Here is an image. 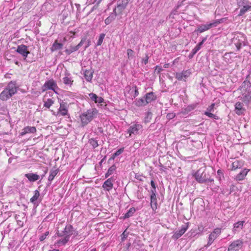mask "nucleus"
<instances>
[{
    "label": "nucleus",
    "instance_id": "obj_13",
    "mask_svg": "<svg viewBox=\"0 0 251 251\" xmlns=\"http://www.w3.org/2000/svg\"><path fill=\"white\" fill-rule=\"evenodd\" d=\"M235 112L239 116L244 115L246 112V109L244 107L243 103L238 101L235 104Z\"/></svg>",
    "mask_w": 251,
    "mask_h": 251
},
{
    "label": "nucleus",
    "instance_id": "obj_30",
    "mask_svg": "<svg viewBox=\"0 0 251 251\" xmlns=\"http://www.w3.org/2000/svg\"><path fill=\"white\" fill-rule=\"evenodd\" d=\"M39 196H40L39 191L37 190L34 191V195L30 200V202L35 204V201H36L38 200Z\"/></svg>",
    "mask_w": 251,
    "mask_h": 251
},
{
    "label": "nucleus",
    "instance_id": "obj_18",
    "mask_svg": "<svg viewBox=\"0 0 251 251\" xmlns=\"http://www.w3.org/2000/svg\"><path fill=\"white\" fill-rule=\"evenodd\" d=\"M133 104L137 107H142L147 105L148 103L146 102L144 97L138 99H136L133 102Z\"/></svg>",
    "mask_w": 251,
    "mask_h": 251
},
{
    "label": "nucleus",
    "instance_id": "obj_43",
    "mask_svg": "<svg viewBox=\"0 0 251 251\" xmlns=\"http://www.w3.org/2000/svg\"><path fill=\"white\" fill-rule=\"evenodd\" d=\"M103 188L106 191L110 190V178L107 179L103 183Z\"/></svg>",
    "mask_w": 251,
    "mask_h": 251
},
{
    "label": "nucleus",
    "instance_id": "obj_45",
    "mask_svg": "<svg viewBox=\"0 0 251 251\" xmlns=\"http://www.w3.org/2000/svg\"><path fill=\"white\" fill-rule=\"evenodd\" d=\"M53 103V100L50 99H48L47 101H45L44 104V106L49 108L50 106Z\"/></svg>",
    "mask_w": 251,
    "mask_h": 251
},
{
    "label": "nucleus",
    "instance_id": "obj_41",
    "mask_svg": "<svg viewBox=\"0 0 251 251\" xmlns=\"http://www.w3.org/2000/svg\"><path fill=\"white\" fill-rule=\"evenodd\" d=\"M176 77L178 80H182L186 81V78H184L183 76V73L182 72L180 73H176L175 74Z\"/></svg>",
    "mask_w": 251,
    "mask_h": 251
},
{
    "label": "nucleus",
    "instance_id": "obj_51",
    "mask_svg": "<svg viewBox=\"0 0 251 251\" xmlns=\"http://www.w3.org/2000/svg\"><path fill=\"white\" fill-rule=\"evenodd\" d=\"M212 233L218 237L221 233V229L220 228H216L214 229Z\"/></svg>",
    "mask_w": 251,
    "mask_h": 251
},
{
    "label": "nucleus",
    "instance_id": "obj_25",
    "mask_svg": "<svg viewBox=\"0 0 251 251\" xmlns=\"http://www.w3.org/2000/svg\"><path fill=\"white\" fill-rule=\"evenodd\" d=\"M59 110L61 114L63 116H65L67 114L68 110L65 103L63 102L60 103Z\"/></svg>",
    "mask_w": 251,
    "mask_h": 251
},
{
    "label": "nucleus",
    "instance_id": "obj_55",
    "mask_svg": "<svg viewBox=\"0 0 251 251\" xmlns=\"http://www.w3.org/2000/svg\"><path fill=\"white\" fill-rule=\"evenodd\" d=\"M175 116H176V115L175 113H170L167 115L166 117L168 120H171V119H173Z\"/></svg>",
    "mask_w": 251,
    "mask_h": 251
},
{
    "label": "nucleus",
    "instance_id": "obj_38",
    "mask_svg": "<svg viewBox=\"0 0 251 251\" xmlns=\"http://www.w3.org/2000/svg\"><path fill=\"white\" fill-rule=\"evenodd\" d=\"M89 143L93 147V148H95L98 146V141L94 138H91L89 140Z\"/></svg>",
    "mask_w": 251,
    "mask_h": 251
},
{
    "label": "nucleus",
    "instance_id": "obj_22",
    "mask_svg": "<svg viewBox=\"0 0 251 251\" xmlns=\"http://www.w3.org/2000/svg\"><path fill=\"white\" fill-rule=\"evenodd\" d=\"M63 46V44L58 43L57 40H55L50 48V50L52 52L60 50Z\"/></svg>",
    "mask_w": 251,
    "mask_h": 251
},
{
    "label": "nucleus",
    "instance_id": "obj_56",
    "mask_svg": "<svg viewBox=\"0 0 251 251\" xmlns=\"http://www.w3.org/2000/svg\"><path fill=\"white\" fill-rule=\"evenodd\" d=\"M162 71H163V69L161 67L159 66H155V72H156L157 74H160Z\"/></svg>",
    "mask_w": 251,
    "mask_h": 251
},
{
    "label": "nucleus",
    "instance_id": "obj_53",
    "mask_svg": "<svg viewBox=\"0 0 251 251\" xmlns=\"http://www.w3.org/2000/svg\"><path fill=\"white\" fill-rule=\"evenodd\" d=\"M84 44H85V50L91 45V40L90 39H87V37H86V41Z\"/></svg>",
    "mask_w": 251,
    "mask_h": 251
},
{
    "label": "nucleus",
    "instance_id": "obj_52",
    "mask_svg": "<svg viewBox=\"0 0 251 251\" xmlns=\"http://www.w3.org/2000/svg\"><path fill=\"white\" fill-rule=\"evenodd\" d=\"M188 227V225H183L181 226L180 230L184 233L187 230Z\"/></svg>",
    "mask_w": 251,
    "mask_h": 251
},
{
    "label": "nucleus",
    "instance_id": "obj_64",
    "mask_svg": "<svg viewBox=\"0 0 251 251\" xmlns=\"http://www.w3.org/2000/svg\"><path fill=\"white\" fill-rule=\"evenodd\" d=\"M105 23L106 25H109L110 24V19H109V17H107L105 20Z\"/></svg>",
    "mask_w": 251,
    "mask_h": 251
},
{
    "label": "nucleus",
    "instance_id": "obj_63",
    "mask_svg": "<svg viewBox=\"0 0 251 251\" xmlns=\"http://www.w3.org/2000/svg\"><path fill=\"white\" fill-rule=\"evenodd\" d=\"M151 186L152 188H156L155 184L153 180H151Z\"/></svg>",
    "mask_w": 251,
    "mask_h": 251
},
{
    "label": "nucleus",
    "instance_id": "obj_47",
    "mask_svg": "<svg viewBox=\"0 0 251 251\" xmlns=\"http://www.w3.org/2000/svg\"><path fill=\"white\" fill-rule=\"evenodd\" d=\"M182 73H183L184 78L187 79L191 75L192 72L190 70H183Z\"/></svg>",
    "mask_w": 251,
    "mask_h": 251
},
{
    "label": "nucleus",
    "instance_id": "obj_4",
    "mask_svg": "<svg viewBox=\"0 0 251 251\" xmlns=\"http://www.w3.org/2000/svg\"><path fill=\"white\" fill-rule=\"evenodd\" d=\"M194 176L197 182L200 183H214V179L211 178L208 173L201 169L198 170L194 175Z\"/></svg>",
    "mask_w": 251,
    "mask_h": 251
},
{
    "label": "nucleus",
    "instance_id": "obj_28",
    "mask_svg": "<svg viewBox=\"0 0 251 251\" xmlns=\"http://www.w3.org/2000/svg\"><path fill=\"white\" fill-rule=\"evenodd\" d=\"M84 77L87 81H90L93 77V72L90 70H86L84 72Z\"/></svg>",
    "mask_w": 251,
    "mask_h": 251
},
{
    "label": "nucleus",
    "instance_id": "obj_2",
    "mask_svg": "<svg viewBox=\"0 0 251 251\" xmlns=\"http://www.w3.org/2000/svg\"><path fill=\"white\" fill-rule=\"evenodd\" d=\"M241 90V100L248 105L251 102V83L247 80L243 82L239 87Z\"/></svg>",
    "mask_w": 251,
    "mask_h": 251
},
{
    "label": "nucleus",
    "instance_id": "obj_15",
    "mask_svg": "<svg viewBox=\"0 0 251 251\" xmlns=\"http://www.w3.org/2000/svg\"><path fill=\"white\" fill-rule=\"evenodd\" d=\"M144 98L146 102H147L148 104L153 101H155L157 99L156 95L153 92L147 93L144 96Z\"/></svg>",
    "mask_w": 251,
    "mask_h": 251
},
{
    "label": "nucleus",
    "instance_id": "obj_9",
    "mask_svg": "<svg viewBox=\"0 0 251 251\" xmlns=\"http://www.w3.org/2000/svg\"><path fill=\"white\" fill-rule=\"evenodd\" d=\"M43 90H52L56 93L55 89H58V87L56 82L53 79H51L48 81H46L43 86Z\"/></svg>",
    "mask_w": 251,
    "mask_h": 251
},
{
    "label": "nucleus",
    "instance_id": "obj_29",
    "mask_svg": "<svg viewBox=\"0 0 251 251\" xmlns=\"http://www.w3.org/2000/svg\"><path fill=\"white\" fill-rule=\"evenodd\" d=\"M58 173V170H51L48 178V181L51 182Z\"/></svg>",
    "mask_w": 251,
    "mask_h": 251
},
{
    "label": "nucleus",
    "instance_id": "obj_50",
    "mask_svg": "<svg viewBox=\"0 0 251 251\" xmlns=\"http://www.w3.org/2000/svg\"><path fill=\"white\" fill-rule=\"evenodd\" d=\"M86 41V36L82 38L79 42V43L75 46L76 48L78 50L85 42Z\"/></svg>",
    "mask_w": 251,
    "mask_h": 251
},
{
    "label": "nucleus",
    "instance_id": "obj_12",
    "mask_svg": "<svg viewBox=\"0 0 251 251\" xmlns=\"http://www.w3.org/2000/svg\"><path fill=\"white\" fill-rule=\"evenodd\" d=\"M243 246V242L237 240L233 242L228 247V251H238Z\"/></svg>",
    "mask_w": 251,
    "mask_h": 251
},
{
    "label": "nucleus",
    "instance_id": "obj_6",
    "mask_svg": "<svg viewBox=\"0 0 251 251\" xmlns=\"http://www.w3.org/2000/svg\"><path fill=\"white\" fill-rule=\"evenodd\" d=\"M232 43L235 45L238 50L246 45V37L242 33H237L232 39Z\"/></svg>",
    "mask_w": 251,
    "mask_h": 251
},
{
    "label": "nucleus",
    "instance_id": "obj_20",
    "mask_svg": "<svg viewBox=\"0 0 251 251\" xmlns=\"http://www.w3.org/2000/svg\"><path fill=\"white\" fill-rule=\"evenodd\" d=\"M36 131V129L34 126H26L23 130L21 132V135H24L27 133H34Z\"/></svg>",
    "mask_w": 251,
    "mask_h": 251
},
{
    "label": "nucleus",
    "instance_id": "obj_24",
    "mask_svg": "<svg viewBox=\"0 0 251 251\" xmlns=\"http://www.w3.org/2000/svg\"><path fill=\"white\" fill-rule=\"evenodd\" d=\"M68 75V73L65 74V76L63 78V82L65 85L71 86L73 84V80H72L71 77H69Z\"/></svg>",
    "mask_w": 251,
    "mask_h": 251
},
{
    "label": "nucleus",
    "instance_id": "obj_54",
    "mask_svg": "<svg viewBox=\"0 0 251 251\" xmlns=\"http://www.w3.org/2000/svg\"><path fill=\"white\" fill-rule=\"evenodd\" d=\"M237 187L235 186V185L232 184L230 186L229 189V194H231L232 192H235L236 190Z\"/></svg>",
    "mask_w": 251,
    "mask_h": 251
},
{
    "label": "nucleus",
    "instance_id": "obj_19",
    "mask_svg": "<svg viewBox=\"0 0 251 251\" xmlns=\"http://www.w3.org/2000/svg\"><path fill=\"white\" fill-rule=\"evenodd\" d=\"M244 164L243 161L236 160L232 163L231 170H235L237 169L241 168L244 166Z\"/></svg>",
    "mask_w": 251,
    "mask_h": 251
},
{
    "label": "nucleus",
    "instance_id": "obj_11",
    "mask_svg": "<svg viewBox=\"0 0 251 251\" xmlns=\"http://www.w3.org/2000/svg\"><path fill=\"white\" fill-rule=\"evenodd\" d=\"M89 96L90 99L96 103H101V106H102L104 109H108L107 107V105L105 104V102H104V100L101 97H99L96 94L93 93H90Z\"/></svg>",
    "mask_w": 251,
    "mask_h": 251
},
{
    "label": "nucleus",
    "instance_id": "obj_16",
    "mask_svg": "<svg viewBox=\"0 0 251 251\" xmlns=\"http://www.w3.org/2000/svg\"><path fill=\"white\" fill-rule=\"evenodd\" d=\"M250 171V169H244L242 170L238 174L235 176V179L237 181H242L244 180L247 176L248 172Z\"/></svg>",
    "mask_w": 251,
    "mask_h": 251
},
{
    "label": "nucleus",
    "instance_id": "obj_39",
    "mask_svg": "<svg viewBox=\"0 0 251 251\" xmlns=\"http://www.w3.org/2000/svg\"><path fill=\"white\" fill-rule=\"evenodd\" d=\"M77 50L75 46H71L70 48L68 49H66L65 52L68 55L70 54L71 53Z\"/></svg>",
    "mask_w": 251,
    "mask_h": 251
},
{
    "label": "nucleus",
    "instance_id": "obj_60",
    "mask_svg": "<svg viewBox=\"0 0 251 251\" xmlns=\"http://www.w3.org/2000/svg\"><path fill=\"white\" fill-rule=\"evenodd\" d=\"M150 193H151V195L156 194V188H152L151 190Z\"/></svg>",
    "mask_w": 251,
    "mask_h": 251
},
{
    "label": "nucleus",
    "instance_id": "obj_61",
    "mask_svg": "<svg viewBox=\"0 0 251 251\" xmlns=\"http://www.w3.org/2000/svg\"><path fill=\"white\" fill-rule=\"evenodd\" d=\"M214 105H215L214 103H212L210 106H209L208 107L207 110H208L209 111H211L213 109Z\"/></svg>",
    "mask_w": 251,
    "mask_h": 251
},
{
    "label": "nucleus",
    "instance_id": "obj_49",
    "mask_svg": "<svg viewBox=\"0 0 251 251\" xmlns=\"http://www.w3.org/2000/svg\"><path fill=\"white\" fill-rule=\"evenodd\" d=\"M49 235V231H46L44 233L42 234L39 237V240L40 241H43Z\"/></svg>",
    "mask_w": 251,
    "mask_h": 251
},
{
    "label": "nucleus",
    "instance_id": "obj_7",
    "mask_svg": "<svg viewBox=\"0 0 251 251\" xmlns=\"http://www.w3.org/2000/svg\"><path fill=\"white\" fill-rule=\"evenodd\" d=\"M129 1V0H119L117 1V7L114 9L113 13H111V18L113 17V15L115 17L121 14L126 8Z\"/></svg>",
    "mask_w": 251,
    "mask_h": 251
},
{
    "label": "nucleus",
    "instance_id": "obj_40",
    "mask_svg": "<svg viewBox=\"0 0 251 251\" xmlns=\"http://www.w3.org/2000/svg\"><path fill=\"white\" fill-rule=\"evenodd\" d=\"M127 54L128 58L129 60H131V59H133L135 57L133 50L130 49H127Z\"/></svg>",
    "mask_w": 251,
    "mask_h": 251
},
{
    "label": "nucleus",
    "instance_id": "obj_27",
    "mask_svg": "<svg viewBox=\"0 0 251 251\" xmlns=\"http://www.w3.org/2000/svg\"><path fill=\"white\" fill-rule=\"evenodd\" d=\"M136 209L134 207L130 208L128 211L123 216V219H126L132 216H133V214L135 212Z\"/></svg>",
    "mask_w": 251,
    "mask_h": 251
},
{
    "label": "nucleus",
    "instance_id": "obj_3",
    "mask_svg": "<svg viewBox=\"0 0 251 251\" xmlns=\"http://www.w3.org/2000/svg\"><path fill=\"white\" fill-rule=\"evenodd\" d=\"M16 85L15 82L11 81L9 82L7 86L0 94V99L5 101L15 94L17 92V87Z\"/></svg>",
    "mask_w": 251,
    "mask_h": 251
},
{
    "label": "nucleus",
    "instance_id": "obj_37",
    "mask_svg": "<svg viewBox=\"0 0 251 251\" xmlns=\"http://www.w3.org/2000/svg\"><path fill=\"white\" fill-rule=\"evenodd\" d=\"M152 114L150 111H148L146 113V116L144 118V122L145 123H149L152 118Z\"/></svg>",
    "mask_w": 251,
    "mask_h": 251
},
{
    "label": "nucleus",
    "instance_id": "obj_58",
    "mask_svg": "<svg viewBox=\"0 0 251 251\" xmlns=\"http://www.w3.org/2000/svg\"><path fill=\"white\" fill-rule=\"evenodd\" d=\"M149 56L147 54L145 58L143 59V62L145 64H147L148 63Z\"/></svg>",
    "mask_w": 251,
    "mask_h": 251
},
{
    "label": "nucleus",
    "instance_id": "obj_26",
    "mask_svg": "<svg viewBox=\"0 0 251 251\" xmlns=\"http://www.w3.org/2000/svg\"><path fill=\"white\" fill-rule=\"evenodd\" d=\"M218 237L216 236V235L213 234L212 232H211L209 235V237H208V242H207V244L206 246H205V247H208L209 246H210L212 244V243L213 242V241L217 238Z\"/></svg>",
    "mask_w": 251,
    "mask_h": 251
},
{
    "label": "nucleus",
    "instance_id": "obj_17",
    "mask_svg": "<svg viewBox=\"0 0 251 251\" xmlns=\"http://www.w3.org/2000/svg\"><path fill=\"white\" fill-rule=\"evenodd\" d=\"M151 200V206L153 211H155L157 209V200L156 198V194H153L150 195Z\"/></svg>",
    "mask_w": 251,
    "mask_h": 251
},
{
    "label": "nucleus",
    "instance_id": "obj_57",
    "mask_svg": "<svg viewBox=\"0 0 251 251\" xmlns=\"http://www.w3.org/2000/svg\"><path fill=\"white\" fill-rule=\"evenodd\" d=\"M181 6V4H178L177 6L175 7V8L173 10V11L171 13V14H176L177 12V9L180 7Z\"/></svg>",
    "mask_w": 251,
    "mask_h": 251
},
{
    "label": "nucleus",
    "instance_id": "obj_32",
    "mask_svg": "<svg viewBox=\"0 0 251 251\" xmlns=\"http://www.w3.org/2000/svg\"><path fill=\"white\" fill-rule=\"evenodd\" d=\"M124 148H121L120 149H119L117 151H116L114 153H113L111 156V159H114L116 157L120 155L121 153H122L124 152Z\"/></svg>",
    "mask_w": 251,
    "mask_h": 251
},
{
    "label": "nucleus",
    "instance_id": "obj_23",
    "mask_svg": "<svg viewBox=\"0 0 251 251\" xmlns=\"http://www.w3.org/2000/svg\"><path fill=\"white\" fill-rule=\"evenodd\" d=\"M240 7H241V8L240 9V12L238 14V16H242L248 11L251 10V4L241 6Z\"/></svg>",
    "mask_w": 251,
    "mask_h": 251
},
{
    "label": "nucleus",
    "instance_id": "obj_36",
    "mask_svg": "<svg viewBox=\"0 0 251 251\" xmlns=\"http://www.w3.org/2000/svg\"><path fill=\"white\" fill-rule=\"evenodd\" d=\"M198 105V103H192V104L188 105L185 109V112H186L187 113L190 112L191 111L195 109L197 107Z\"/></svg>",
    "mask_w": 251,
    "mask_h": 251
},
{
    "label": "nucleus",
    "instance_id": "obj_10",
    "mask_svg": "<svg viewBox=\"0 0 251 251\" xmlns=\"http://www.w3.org/2000/svg\"><path fill=\"white\" fill-rule=\"evenodd\" d=\"M16 51L20 54L23 57L25 60H26L28 54L30 53L28 50V47L25 45L18 46Z\"/></svg>",
    "mask_w": 251,
    "mask_h": 251
},
{
    "label": "nucleus",
    "instance_id": "obj_42",
    "mask_svg": "<svg viewBox=\"0 0 251 251\" xmlns=\"http://www.w3.org/2000/svg\"><path fill=\"white\" fill-rule=\"evenodd\" d=\"M105 36V34L104 33H101L100 35L99 40L97 43L96 46H100L101 45Z\"/></svg>",
    "mask_w": 251,
    "mask_h": 251
},
{
    "label": "nucleus",
    "instance_id": "obj_31",
    "mask_svg": "<svg viewBox=\"0 0 251 251\" xmlns=\"http://www.w3.org/2000/svg\"><path fill=\"white\" fill-rule=\"evenodd\" d=\"M237 3L238 7L251 4L249 0H237Z\"/></svg>",
    "mask_w": 251,
    "mask_h": 251
},
{
    "label": "nucleus",
    "instance_id": "obj_48",
    "mask_svg": "<svg viewBox=\"0 0 251 251\" xmlns=\"http://www.w3.org/2000/svg\"><path fill=\"white\" fill-rule=\"evenodd\" d=\"M204 115H205L206 116H208L209 118H211L216 120L218 119V117L217 115L213 114L208 111H205L204 112Z\"/></svg>",
    "mask_w": 251,
    "mask_h": 251
},
{
    "label": "nucleus",
    "instance_id": "obj_1",
    "mask_svg": "<svg viewBox=\"0 0 251 251\" xmlns=\"http://www.w3.org/2000/svg\"><path fill=\"white\" fill-rule=\"evenodd\" d=\"M75 230L73 226L67 225L63 230H58L56 233L57 237H60L56 244L59 246L65 245L70 239L71 235L75 234Z\"/></svg>",
    "mask_w": 251,
    "mask_h": 251
},
{
    "label": "nucleus",
    "instance_id": "obj_34",
    "mask_svg": "<svg viewBox=\"0 0 251 251\" xmlns=\"http://www.w3.org/2000/svg\"><path fill=\"white\" fill-rule=\"evenodd\" d=\"M130 90H132V96L134 98H135L136 97H137L139 95V91H138V88L136 85H133L132 86V88Z\"/></svg>",
    "mask_w": 251,
    "mask_h": 251
},
{
    "label": "nucleus",
    "instance_id": "obj_44",
    "mask_svg": "<svg viewBox=\"0 0 251 251\" xmlns=\"http://www.w3.org/2000/svg\"><path fill=\"white\" fill-rule=\"evenodd\" d=\"M226 20V18H221L220 19L217 20L211 23L212 25L214 24V25H213V27H216L217 26V25L218 24L224 22Z\"/></svg>",
    "mask_w": 251,
    "mask_h": 251
},
{
    "label": "nucleus",
    "instance_id": "obj_21",
    "mask_svg": "<svg viewBox=\"0 0 251 251\" xmlns=\"http://www.w3.org/2000/svg\"><path fill=\"white\" fill-rule=\"evenodd\" d=\"M25 176L31 182H34L40 178L39 175L33 173L26 174Z\"/></svg>",
    "mask_w": 251,
    "mask_h": 251
},
{
    "label": "nucleus",
    "instance_id": "obj_8",
    "mask_svg": "<svg viewBox=\"0 0 251 251\" xmlns=\"http://www.w3.org/2000/svg\"><path fill=\"white\" fill-rule=\"evenodd\" d=\"M143 126L139 124L135 123L130 126L127 129V132L129 134V136L132 134L137 135L139 133V131L142 129Z\"/></svg>",
    "mask_w": 251,
    "mask_h": 251
},
{
    "label": "nucleus",
    "instance_id": "obj_35",
    "mask_svg": "<svg viewBox=\"0 0 251 251\" xmlns=\"http://www.w3.org/2000/svg\"><path fill=\"white\" fill-rule=\"evenodd\" d=\"M245 221H239L234 224L233 229L236 230L238 228L242 229Z\"/></svg>",
    "mask_w": 251,
    "mask_h": 251
},
{
    "label": "nucleus",
    "instance_id": "obj_33",
    "mask_svg": "<svg viewBox=\"0 0 251 251\" xmlns=\"http://www.w3.org/2000/svg\"><path fill=\"white\" fill-rule=\"evenodd\" d=\"M184 233L181 231L180 229L178 231H176L174 235L172 236V238L174 240H176L179 238Z\"/></svg>",
    "mask_w": 251,
    "mask_h": 251
},
{
    "label": "nucleus",
    "instance_id": "obj_5",
    "mask_svg": "<svg viewBox=\"0 0 251 251\" xmlns=\"http://www.w3.org/2000/svg\"><path fill=\"white\" fill-rule=\"evenodd\" d=\"M97 114V110L96 109H91L80 116L81 121L83 125H87L91 122Z\"/></svg>",
    "mask_w": 251,
    "mask_h": 251
},
{
    "label": "nucleus",
    "instance_id": "obj_14",
    "mask_svg": "<svg viewBox=\"0 0 251 251\" xmlns=\"http://www.w3.org/2000/svg\"><path fill=\"white\" fill-rule=\"evenodd\" d=\"M214 24H212L211 23L206 24H201L198 25L197 29H195V32H197L198 35L199 33L203 32L212 27H213Z\"/></svg>",
    "mask_w": 251,
    "mask_h": 251
},
{
    "label": "nucleus",
    "instance_id": "obj_59",
    "mask_svg": "<svg viewBox=\"0 0 251 251\" xmlns=\"http://www.w3.org/2000/svg\"><path fill=\"white\" fill-rule=\"evenodd\" d=\"M126 231H125L121 235L122 236V240L123 241L126 238L127 236V234H126Z\"/></svg>",
    "mask_w": 251,
    "mask_h": 251
},
{
    "label": "nucleus",
    "instance_id": "obj_46",
    "mask_svg": "<svg viewBox=\"0 0 251 251\" xmlns=\"http://www.w3.org/2000/svg\"><path fill=\"white\" fill-rule=\"evenodd\" d=\"M217 178L219 180L221 181L222 178H224V173L222 170L219 169L217 171Z\"/></svg>",
    "mask_w": 251,
    "mask_h": 251
},
{
    "label": "nucleus",
    "instance_id": "obj_62",
    "mask_svg": "<svg viewBox=\"0 0 251 251\" xmlns=\"http://www.w3.org/2000/svg\"><path fill=\"white\" fill-rule=\"evenodd\" d=\"M200 50L196 46L192 50L193 53H196Z\"/></svg>",
    "mask_w": 251,
    "mask_h": 251
}]
</instances>
